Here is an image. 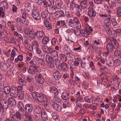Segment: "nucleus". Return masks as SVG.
<instances>
[{
	"mask_svg": "<svg viewBox=\"0 0 121 121\" xmlns=\"http://www.w3.org/2000/svg\"><path fill=\"white\" fill-rule=\"evenodd\" d=\"M111 17L107 18L104 21V24L103 26L105 29L107 34L109 35L112 34L111 31L109 27V26L110 24V20Z\"/></svg>",
	"mask_w": 121,
	"mask_h": 121,
	"instance_id": "nucleus-1",
	"label": "nucleus"
},
{
	"mask_svg": "<svg viewBox=\"0 0 121 121\" xmlns=\"http://www.w3.org/2000/svg\"><path fill=\"white\" fill-rule=\"evenodd\" d=\"M8 105L4 99H2L0 101V113L2 114L4 112V108H7Z\"/></svg>",
	"mask_w": 121,
	"mask_h": 121,
	"instance_id": "nucleus-2",
	"label": "nucleus"
},
{
	"mask_svg": "<svg viewBox=\"0 0 121 121\" xmlns=\"http://www.w3.org/2000/svg\"><path fill=\"white\" fill-rule=\"evenodd\" d=\"M21 17L23 19L21 21L22 23L25 25H28L29 24V22L26 19V17L27 15L26 14V12L25 11H24L23 10H22L21 11Z\"/></svg>",
	"mask_w": 121,
	"mask_h": 121,
	"instance_id": "nucleus-3",
	"label": "nucleus"
},
{
	"mask_svg": "<svg viewBox=\"0 0 121 121\" xmlns=\"http://www.w3.org/2000/svg\"><path fill=\"white\" fill-rule=\"evenodd\" d=\"M37 68L36 66H28L27 67V69L28 73L32 74H35L37 71Z\"/></svg>",
	"mask_w": 121,
	"mask_h": 121,
	"instance_id": "nucleus-4",
	"label": "nucleus"
},
{
	"mask_svg": "<svg viewBox=\"0 0 121 121\" xmlns=\"http://www.w3.org/2000/svg\"><path fill=\"white\" fill-rule=\"evenodd\" d=\"M96 13L95 11L92 8H89L88 11V15L90 17H94L96 15Z\"/></svg>",
	"mask_w": 121,
	"mask_h": 121,
	"instance_id": "nucleus-5",
	"label": "nucleus"
},
{
	"mask_svg": "<svg viewBox=\"0 0 121 121\" xmlns=\"http://www.w3.org/2000/svg\"><path fill=\"white\" fill-rule=\"evenodd\" d=\"M35 79L37 81L38 83L42 84L44 82V80L42 77V75L39 74L35 76Z\"/></svg>",
	"mask_w": 121,
	"mask_h": 121,
	"instance_id": "nucleus-6",
	"label": "nucleus"
},
{
	"mask_svg": "<svg viewBox=\"0 0 121 121\" xmlns=\"http://www.w3.org/2000/svg\"><path fill=\"white\" fill-rule=\"evenodd\" d=\"M8 103L10 106L14 107L16 105V102L14 99L12 97H10L8 99Z\"/></svg>",
	"mask_w": 121,
	"mask_h": 121,
	"instance_id": "nucleus-7",
	"label": "nucleus"
},
{
	"mask_svg": "<svg viewBox=\"0 0 121 121\" xmlns=\"http://www.w3.org/2000/svg\"><path fill=\"white\" fill-rule=\"evenodd\" d=\"M32 16L34 19L36 20L39 21L40 19V16L39 13L35 10L33 12Z\"/></svg>",
	"mask_w": 121,
	"mask_h": 121,
	"instance_id": "nucleus-8",
	"label": "nucleus"
},
{
	"mask_svg": "<svg viewBox=\"0 0 121 121\" xmlns=\"http://www.w3.org/2000/svg\"><path fill=\"white\" fill-rule=\"evenodd\" d=\"M51 103L52 104L53 108L56 111H59L61 110V108L60 105L52 101H51Z\"/></svg>",
	"mask_w": 121,
	"mask_h": 121,
	"instance_id": "nucleus-9",
	"label": "nucleus"
},
{
	"mask_svg": "<svg viewBox=\"0 0 121 121\" xmlns=\"http://www.w3.org/2000/svg\"><path fill=\"white\" fill-rule=\"evenodd\" d=\"M53 75L54 78L56 80H58L61 77V75L59 71L56 70H54L53 71Z\"/></svg>",
	"mask_w": 121,
	"mask_h": 121,
	"instance_id": "nucleus-10",
	"label": "nucleus"
},
{
	"mask_svg": "<svg viewBox=\"0 0 121 121\" xmlns=\"http://www.w3.org/2000/svg\"><path fill=\"white\" fill-rule=\"evenodd\" d=\"M46 97L45 95L43 94H39L37 99L40 102H42L44 101L45 99H46Z\"/></svg>",
	"mask_w": 121,
	"mask_h": 121,
	"instance_id": "nucleus-11",
	"label": "nucleus"
},
{
	"mask_svg": "<svg viewBox=\"0 0 121 121\" xmlns=\"http://www.w3.org/2000/svg\"><path fill=\"white\" fill-rule=\"evenodd\" d=\"M58 69L59 70L66 71L67 69V64L64 62L61 63Z\"/></svg>",
	"mask_w": 121,
	"mask_h": 121,
	"instance_id": "nucleus-12",
	"label": "nucleus"
},
{
	"mask_svg": "<svg viewBox=\"0 0 121 121\" xmlns=\"http://www.w3.org/2000/svg\"><path fill=\"white\" fill-rule=\"evenodd\" d=\"M36 35L37 38L40 40L41 39L45 36L44 33L43 31L38 30L37 31Z\"/></svg>",
	"mask_w": 121,
	"mask_h": 121,
	"instance_id": "nucleus-13",
	"label": "nucleus"
},
{
	"mask_svg": "<svg viewBox=\"0 0 121 121\" xmlns=\"http://www.w3.org/2000/svg\"><path fill=\"white\" fill-rule=\"evenodd\" d=\"M106 49L107 52H112L113 51V46L110 43H108L106 45Z\"/></svg>",
	"mask_w": 121,
	"mask_h": 121,
	"instance_id": "nucleus-14",
	"label": "nucleus"
},
{
	"mask_svg": "<svg viewBox=\"0 0 121 121\" xmlns=\"http://www.w3.org/2000/svg\"><path fill=\"white\" fill-rule=\"evenodd\" d=\"M33 108L32 106L29 104H26L25 107V109L26 112L30 113L32 111Z\"/></svg>",
	"mask_w": 121,
	"mask_h": 121,
	"instance_id": "nucleus-15",
	"label": "nucleus"
},
{
	"mask_svg": "<svg viewBox=\"0 0 121 121\" xmlns=\"http://www.w3.org/2000/svg\"><path fill=\"white\" fill-rule=\"evenodd\" d=\"M55 3L56 8L58 9H60L62 5V3L61 0H56Z\"/></svg>",
	"mask_w": 121,
	"mask_h": 121,
	"instance_id": "nucleus-16",
	"label": "nucleus"
},
{
	"mask_svg": "<svg viewBox=\"0 0 121 121\" xmlns=\"http://www.w3.org/2000/svg\"><path fill=\"white\" fill-rule=\"evenodd\" d=\"M18 92H17L15 88H12L11 89V90L10 93V95L12 97H15L18 95Z\"/></svg>",
	"mask_w": 121,
	"mask_h": 121,
	"instance_id": "nucleus-17",
	"label": "nucleus"
},
{
	"mask_svg": "<svg viewBox=\"0 0 121 121\" xmlns=\"http://www.w3.org/2000/svg\"><path fill=\"white\" fill-rule=\"evenodd\" d=\"M48 90L50 92H53L56 95H57L58 94V90L56 87L53 86H50Z\"/></svg>",
	"mask_w": 121,
	"mask_h": 121,
	"instance_id": "nucleus-18",
	"label": "nucleus"
},
{
	"mask_svg": "<svg viewBox=\"0 0 121 121\" xmlns=\"http://www.w3.org/2000/svg\"><path fill=\"white\" fill-rule=\"evenodd\" d=\"M41 117L43 120L44 121L47 120L48 119V118L47 113L44 111L43 110L41 114Z\"/></svg>",
	"mask_w": 121,
	"mask_h": 121,
	"instance_id": "nucleus-19",
	"label": "nucleus"
},
{
	"mask_svg": "<svg viewBox=\"0 0 121 121\" xmlns=\"http://www.w3.org/2000/svg\"><path fill=\"white\" fill-rule=\"evenodd\" d=\"M70 97L69 94L65 92H63L61 95V98L64 100L68 99Z\"/></svg>",
	"mask_w": 121,
	"mask_h": 121,
	"instance_id": "nucleus-20",
	"label": "nucleus"
},
{
	"mask_svg": "<svg viewBox=\"0 0 121 121\" xmlns=\"http://www.w3.org/2000/svg\"><path fill=\"white\" fill-rule=\"evenodd\" d=\"M34 111L35 112L38 114L42 113L41 109L39 106L38 105H35L34 107Z\"/></svg>",
	"mask_w": 121,
	"mask_h": 121,
	"instance_id": "nucleus-21",
	"label": "nucleus"
},
{
	"mask_svg": "<svg viewBox=\"0 0 121 121\" xmlns=\"http://www.w3.org/2000/svg\"><path fill=\"white\" fill-rule=\"evenodd\" d=\"M8 27L11 29L12 31L15 30V25L13 24V21H8L7 23Z\"/></svg>",
	"mask_w": 121,
	"mask_h": 121,
	"instance_id": "nucleus-22",
	"label": "nucleus"
},
{
	"mask_svg": "<svg viewBox=\"0 0 121 121\" xmlns=\"http://www.w3.org/2000/svg\"><path fill=\"white\" fill-rule=\"evenodd\" d=\"M18 53V50L15 48H14L12 50L11 53V56L12 57H13V59H14V57L17 55Z\"/></svg>",
	"mask_w": 121,
	"mask_h": 121,
	"instance_id": "nucleus-23",
	"label": "nucleus"
},
{
	"mask_svg": "<svg viewBox=\"0 0 121 121\" xmlns=\"http://www.w3.org/2000/svg\"><path fill=\"white\" fill-rule=\"evenodd\" d=\"M114 56L115 57L120 58L121 57V52L119 50H117L114 52Z\"/></svg>",
	"mask_w": 121,
	"mask_h": 121,
	"instance_id": "nucleus-24",
	"label": "nucleus"
},
{
	"mask_svg": "<svg viewBox=\"0 0 121 121\" xmlns=\"http://www.w3.org/2000/svg\"><path fill=\"white\" fill-rule=\"evenodd\" d=\"M84 29H81L80 30V34L82 35L85 37L86 38L87 37L88 35L87 31L85 28Z\"/></svg>",
	"mask_w": 121,
	"mask_h": 121,
	"instance_id": "nucleus-25",
	"label": "nucleus"
},
{
	"mask_svg": "<svg viewBox=\"0 0 121 121\" xmlns=\"http://www.w3.org/2000/svg\"><path fill=\"white\" fill-rule=\"evenodd\" d=\"M99 86L102 88H106L107 85L104 80H102L99 82Z\"/></svg>",
	"mask_w": 121,
	"mask_h": 121,
	"instance_id": "nucleus-26",
	"label": "nucleus"
},
{
	"mask_svg": "<svg viewBox=\"0 0 121 121\" xmlns=\"http://www.w3.org/2000/svg\"><path fill=\"white\" fill-rule=\"evenodd\" d=\"M80 6L82 9H84L87 6V2L86 0H84L81 1Z\"/></svg>",
	"mask_w": 121,
	"mask_h": 121,
	"instance_id": "nucleus-27",
	"label": "nucleus"
},
{
	"mask_svg": "<svg viewBox=\"0 0 121 121\" xmlns=\"http://www.w3.org/2000/svg\"><path fill=\"white\" fill-rule=\"evenodd\" d=\"M51 115L53 119L55 120V121H60L59 116L55 112H53L51 114Z\"/></svg>",
	"mask_w": 121,
	"mask_h": 121,
	"instance_id": "nucleus-28",
	"label": "nucleus"
},
{
	"mask_svg": "<svg viewBox=\"0 0 121 121\" xmlns=\"http://www.w3.org/2000/svg\"><path fill=\"white\" fill-rule=\"evenodd\" d=\"M51 54L54 59L58 58V53L55 50L52 51Z\"/></svg>",
	"mask_w": 121,
	"mask_h": 121,
	"instance_id": "nucleus-29",
	"label": "nucleus"
},
{
	"mask_svg": "<svg viewBox=\"0 0 121 121\" xmlns=\"http://www.w3.org/2000/svg\"><path fill=\"white\" fill-rule=\"evenodd\" d=\"M0 6L3 9L4 8L5 9H7L8 6V3L5 1L2 2L0 4Z\"/></svg>",
	"mask_w": 121,
	"mask_h": 121,
	"instance_id": "nucleus-30",
	"label": "nucleus"
},
{
	"mask_svg": "<svg viewBox=\"0 0 121 121\" xmlns=\"http://www.w3.org/2000/svg\"><path fill=\"white\" fill-rule=\"evenodd\" d=\"M73 115L72 112H67L63 115L65 119H67L69 117H72Z\"/></svg>",
	"mask_w": 121,
	"mask_h": 121,
	"instance_id": "nucleus-31",
	"label": "nucleus"
},
{
	"mask_svg": "<svg viewBox=\"0 0 121 121\" xmlns=\"http://www.w3.org/2000/svg\"><path fill=\"white\" fill-rule=\"evenodd\" d=\"M44 23L45 26L49 29H52V26L49 22L48 21L47 19L44 20Z\"/></svg>",
	"mask_w": 121,
	"mask_h": 121,
	"instance_id": "nucleus-32",
	"label": "nucleus"
},
{
	"mask_svg": "<svg viewBox=\"0 0 121 121\" xmlns=\"http://www.w3.org/2000/svg\"><path fill=\"white\" fill-rule=\"evenodd\" d=\"M73 20L77 27L79 28H81V24L78 19L76 17H74L73 18Z\"/></svg>",
	"mask_w": 121,
	"mask_h": 121,
	"instance_id": "nucleus-33",
	"label": "nucleus"
},
{
	"mask_svg": "<svg viewBox=\"0 0 121 121\" xmlns=\"http://www.w3.org/2000/svg\"><path fill=\"white\" fill-rule=\"evenodd\" d=\"M82 60L81 59L78 58H76L75 59V61H74L73 64L75 66H77L79 63H80L81 62Z\"/></svg>",
	"mask_w": 121,
	"mask_h": 121,
	"instance_id": "nucleus-34",
	"label": "nucleus"
},
{
	"mask_svg": "<svg viewBox=\"0 0 121 121\" xmlns=\"http://www.w3.org/2000/svg\"><path fill=\"white\" fill-rule=\"evenodd\" d=\"M59 57L60 59L63 62H66L67 60L66 56L64 54H60L59 55Z\"/></svg>",
	"mask_w": 121,
	"mask_h": 121,
	"instance_id": "nucleus-35",
	"label": "nucleus"
},
{
	"mask_svg": "<svg viewBox=\"0 0 121 121\" xmlns=\"http://www.w3.org/2000/svg\"><path fill=\"white\" fill-rule=\"evenodd\" d=\"M29 37L32 39H34L35 36V33L33 30H31L29 33Z\"/></svg>",
	"mask_w": 121,
	"mask_h": 121,
	"instance_id": "nucleus-36",
	"label": "nucleus"
},
{
	"mask_svg": "<svg viewBox=\"0 0 121 121\" xmlns=\"http://www.w3.org/2000/svg\"><path fill=\"white\" fill-rule=\"evenodd\" d=\"M97 65H98L100 69L103 71H104L105 70L107 69V67L105 66H102L101 63L98 62L97 63Z\"/></svg>",
	"mask_w": 121,
	"mask_h": 121,
	"instance_id": "nucleus-37",
	"label": "nucleus"
},
{
	"mask_svg": "<svg viewBox=\"0 0 121 121\" xmlns=\"http://www.w3.org/2000/svg\"><path fill=\"white\" fill-rule=\"evenodd\" d=\"M114 31L115 33H114V35H115L114 36V37H116L117 35H121V29H116L114 30Z\"/></svg>",
	"mask_w": 121,
	"mask_h": 121,
	"instance_id": "nucleus-38",
	"label": "nucleus"
},
{
	"mask_svg": "<svg viewBox=\"0 0 121 121\" xmlns=\"http://www.w3.org/2000/svg\"><path fill=\"white\" fill-rule=\"evenodd\" d=\"M76 4L73 1H72L70 2V10H73L74 7H75Z\"/></svg>",
	"mask_w": 121,
	"mask_h": 121,
	"instance_id": "nucleus-39",
	"label": "nucleus"
},
{
	"mask_svg": "<svg viewBox=\"0 0 121 121\" xmlns=\"http://www.w3.org/2000/svg\"><path fill=\"white\" fill-rule=\"evenodd\" d=\"M69 103L68 99L64 100L63 106L64 108H65L66 107L69 106Z\"/></svg>",
	"mask_w": 121,
	"mask_h": 121,
	"instance_id": "nucleus-40",
	"label": "nucleus"
},
{
	"mask_svg": "<svg viewBox=\"0 0 121 121\" xmlns=\"http://www.w3.org/2000/svg\"><path fill=\"white\" fill-rule=\"evenodd\" d=\"M18 98L21 100L23 99L24 97V93L23 91H21L20 92H18Z\"/></svg>",
	"mask_w": 121,
	"mask_h": 121,
	"instance_id": "nucleus-41",
	"label": "nucleus"
},
{
	"mask_svg": "<svg viewBox=\"0 0 121 121\" xmlns=\"http://www.w3.org/2000/svg\"><path fill=\"white\" fill-rule=\"evenodd\" d=\"M11 89L9 86H6L4 88V91L6 94L10 93Z\"/></svg>",
	"mask_w": 121,
	"mask_h": 121,
	"instance_id": "nucleus-42",
	"label": "nucleus"
},
{
	"mask_svg": "<svg viewBox=\"0 0 121 121\" xmlns=\"http://www.w3.org/2000/svg\"><path fill=\"white\" fill-rule=\"evenodd\" d=\"M119 78L117 77V75H114L113 78V82L115 83H118L119 81Z\"/></svg>",
	"mask_w": 121,
	"mask_h": 121,
	"instance_id": "nucleus-43",
	"label": "nucleus"
},
{
	"mask_svg": "<svg viewBox=\"0 0 121 121\" xmlns=\"http://www.w3.org/2000/svg\"><path fill=\"white\" fill-rule=\"evenodd\" d=\"M49 41V38L47 37H44L42 41V44H46Z\"/></svg>",
	"mask_w": 121,
	"mask_h": 121,
	"instance_id": "nucleus-44",
	"label": "nucleus"
},
{
	"mask_svg": "<svg viewBox=\"0 0 121 121\" xmlns=\"http://www.w3.org/2000/svg\"><path fill=\"white\" fill-rule=\"evenodd\" d=\"M55 63L56 67L58 68L60 65V61L58 59H55Z\"/></svg>",
	"mask_w": 121,
	"mask_h": 121,
	"instance_id": "nucleus-45",
	"label": "nucleus"
},
{
	"mask_svg": "<svg viewBox=\"0 0 121 121\" xmlns=\"http://www.w3.org/2000/svg\"><path fill=\"white\" fill-rule=\"evenodd\" d=\"M91 97L90 98H89L87 96H85L84 98V99L85 101L87 103H90L92 101Z\"/></svg>",
	"mask_w": 121,
	"mask_h": 121,
	"instance_id": "nucleus-46",
	"label": "nucleus"
},
{
	"mask_svg": "<svg viewBox=\"0 0 121 121\" xmlns=\"http://www.w3.org/2000/svg\"><path fill=\"white\" fill-rule=\"evenodd\" d=\"M86 29L87 31V34L88 35H90L91 31L93 30L92 27L88 25L87 26Z\"/></svg>",
	"mask_w": 121,
	"mask_h": 121,
	"instance_id": "nucleus-47",
	"label": "nucleus"
},
{
	"mask_svg": "<svg viewBox=\"0 0 121 121\" xmlns=\"http://www.w3.org/2000/svg\"><path fill=\"white\" fill-rule=\"evenodd\" d=\"M18 82L19 84L22 86H25L26 85L25 81L21 78L19 80Z\"/></svg>",
	"mask_w": 121,
	"mask_h": 121,
	"instance_id": "nucleus-48",
	"label": "nucleus"
},
{
	"mask_svg": "<svg viewBox=\"0 0 121 121\" xmlns=\"http://www.w3.org/2000/svg\"><path fill=\"white\" fill-rule=\"evenodd\" d=\"M121 62L119 60L117 59L114 60V65L117 66L121 64Z\"/></svg>",
	"mask_w": 121,
	"mask_h": 121,
	"instance_id": "nucleus-49",
	"label": "nucleus"
},
{
	"mask_svg": "<svg viewBox=\"0 0 121 121\" xmlns=\"http://www.w3.org/2000/svg\"><path fill=\"white\" fill-rule=\"evenodd\" d=\"M25 116L26 118L30 121L32 120V117L31 115H29L27 112H26L25 114Z\"/></svg>",
	"mask_w": 121,
	"mask_h": 121,
	"instance_id": "nucleus-50",
	"label": "nucleus"
},
{
	"mask_svg": "<svg viewBox=\"0 0 121 121\" xmlns=\"http://www.w3.org/2000/svg\"><path fill=\"white\" fill-rule=\"evenodd\" d=\"M6 64L4 62L0 63V67L2 69H4L6 67Z\"/></svg>",
	"mask_w": 121,
	"mask_h": 121,
	"instance_id": "nucleus-51",
	"label": "nucleus"
},
{
	"mask_svg": "<svg viewBox=\"0 0 121 121\" xmlns=\"http://www.w3.org/2000/svg\"><path fill=\"white\" fill-rule=\"evenodd\" d=\"M94 43L96 45H103V43L101 40L98 39L95 40L94 42Z\"/></svg>",
	"mask_w": 121,
	"mask_h": 121,
	"instance_id": "nucleus-52",
	"label": "nucleus"
},
{
	"mask_svg": "<svg viewBox=\"0 0 121 121\" xmlns=\"http://www.w3.org/2000/svg\"><path fill=\"white\" fill-rule=\"evenodd\" d=\"M75 8L77 11H79V12H81L82 10V9L80 7V5L77 4L76 5Z\"/></svg>",
	"mask_w": 121,
	"mask_h": 121,
	"instance_id": "nucleus-53",
	"label": "nucleus"
},
{
	"mask_svg": "<svg viewBox=\"0 0 121 121\" xmlns=\"http://www.w3.org/2000/svg\"><path fill=\"white\" fill-rule=\"evenodd\" d=\"M6 95L5 94V92L2 91H0V97L1 98H3V97H6Z\"/></svg>",
	"mask_w": 121,
	"mask_h": 121,
	"instance_id": "nucleus-54",
	"label": "nucleus"
},
{
	"mask_svg": "<svg viewBox=\"0 0 121 121\" xmlns=\"http://www.w3.org/2000/svg\"><path fill=\"white\" fill-rule=\"evenodd\" d=\"M68 25L71 27H73L74 26V22L72 19H70L68 23Z\"/></svg>",
	"mask_w": 121,
	"mask_h": 121,
	"instance_id": "nucleus-55",
	"label": "nucleus"
},
{
	"mask_svg": "<svg viewBox=\"0 0 121 121\" xmlns=\"http://www.w3.org/2000/svg\"><path fill=\"white\" fill-rule=\"evenodd\" d=\"M44 44H42L41 45V48L43 50V51L46 52V50L48 49V47L46 45H44Z\"/></svg>",
	"mask_w": 121,
	"mask_h": 121,
	"instance_id": "nucleus-56",
	"label": "nucleus"
},
{
	"mask_svg": "<svg viewBox=\"0 0 121 121\" xmlns=\"http://www.w3.org/2000/svg\"><path fill=\"white\" fill-rule=\"evenodd\" d=\"M39 94L37 92H33L32 93V96L34 99H37V97Z\"/></svg>",
	"mask_w": 121,
	"mask_h": 121,
	"instance_id": "nucleus-57",
	"label": "nucleus"
},
{
	"mask_svg": "<svg viewBox=\"0 0 121 121\" xmlns=\"http://www.w3.org/2000/svg\"><path fill=\"white\" fill-rule=\"evenodd\" d=\"M111 22L113 26L116 28V27L115 26H117V23L116 20L114 18L112 19Z\"/></svg>",
	"mask_w": 121,
	"mask_h": 121,
	"instance_id": "nucleus-58",
	"label": "nucleus"
},
{
	"mask_svg": "<svg viewBox=\"0 0 121 121\" xmlns=\"http://www.w3.org/2000/svg\"><path fill=\"white\" fill-rule=\"evenodd\" d=\"M11 120L12 121H17L18 119L17 118L16 116H15V114H13L11 116Z\"/></svg>",
	"mask_w": 121,
	"mask_h": 121,
	"instance_id": "nucleus-59",
	"label": "nucleus"
},
{
	"mask_svg": "<svg viewBox=\"0 0 121 121\" xmlns=\"http://www.w3.org/2000/svg\"><path fill=\"white\" fill-rule=\"evenodd\" d=\"M43 2L44 4V5L47 6V5H49L50 3V2L49 0H43Z\"/></svg>",
	"mask_w": 121,
	"mask_h": 121,
	"instance_id": "nucleus-60",
	"label": "nucleus"
},
{
	"mask_svg": "<svg viewBox=\"0 0 121 121\" xmlns=\"http://www.w3.org/2000/svg\"><path fill=\"white\" fill-rule=\"evenodd\" d=\"M3 9L1 7L0 8V17L3 18L4 17V13L2 11Z\"/></svg>",
	"mask_w": 121,
	"mask_h": 121,
	"instance_id": "nucleus-61",
	"label": "nucleus"
},
{
	"mask_svg": "<svg viewBox=\"0 0 121 121\" xmlns=\"http://www.w3.org/2000/svg\"><path fill=\"white\" fill-rule=\"evenodd\" d=\"M29 28L28 27H26L24 30L25 33L26 35H27L29 34V33L30 31Z\"/></svg>",
	"mask_w": 121,
	"mask_h": 121,
	"instance_id": "nucleus-62",
	"label": "nucleus"
},
{
	"mask_svg": "<svg viewBox=\"0 0 121 121\" xmlns=\"http://www.w3.org/2000/svg\"><path fill=\"white\" fill-rule=\"evenodd\" d=\"M15 115L17 119H21L22 118V117L18 112H17Z\"/></svg>",
	"mask_w": 121,
	"mask_h": 121,
	"instance_id": "nucleus-63",
	"label": "nucleus"
},
{
	"mask_svg": "<svg viewBox=\"0 0 121 121\" xmlns=\"http://www.w3.org/2000/svg\"><path fill=\"white\" fill-rule=\"evenodd\" d=\"M88 83L85 82H84L83 83L82 87L86 89L88 88Z\"/></svg>",
	"mask_w": 121,
	"mask_h": 121,
	"instance_id": "nucleus-64",
	"label": "nucleus"
}]
</instances>
